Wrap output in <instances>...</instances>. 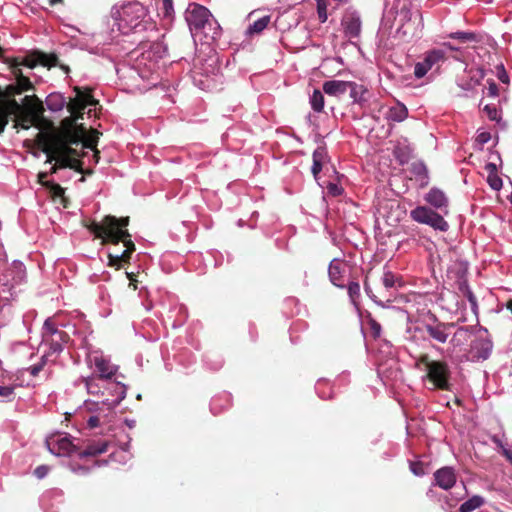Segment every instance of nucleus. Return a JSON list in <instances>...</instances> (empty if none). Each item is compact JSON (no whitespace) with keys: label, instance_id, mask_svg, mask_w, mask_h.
Masks as SVG:
<instances>
[{"label":"nucleus","instance_id":"f257e3e1","mask_svg":"<svg viewBox=\"0 0 512 512\" xmlns=\"http://www.w3.org/2000/svg\"><path fill=\"white\" fill-rule=\"evenodd\" d=\"M3 62L8 65L16 83L7 85L5 88L0 86V134L4 132L8 124V115L20 110L19 102L16 101L15 96L34 89L30 79L23 75L21 66L31 69L37 65L49 69L59 67L65 73L70 72L68 65L59 63L58 56L55 53H45L40 50H33L22 58L6 57Z\"/></svg>","mask_w":512,"mask_h":512},{"label":"nucleus","instance_id":"f03ea898","mask_svg":"<svg viewBox=\"0 0 512 512\" xmlns=\"http://www.w3.org/2000/svg\"><path fill=\"white\" fill-rule=\"evenodd\" d=\"M130 223V218L120 217L117 218L113 215H106L100 223L96 221H82V225L87 228L96 238L102 239V244L111 243L118 245L123 242L125 249L121 254H108V266L120 269L123 264L129 263L132 253L135 251V244L131 239L127 227Z\"/></svg>","mask_w":512,"mask_h":512},{"label":"nucleus","instance_id":"7ed1b4c3","mask_svg":"<svg viewBox=\"0 0 512 512\" xmlns=\"http://www.w3.org/2000/svg\"><path fill=\"white\" fill-rule=\"evenodd\" d=\"M69 339V335L59 330L51 318L46 319L42 328V342L49 346L48 355L61 352Z\"/></svg>","mask_w":512,"mask_h":512},{"label":"nucleus","instance_id":"20e7f679","mask_svg":"<svg viewBox=\"0 0 512 512\" xmlns=\"http://www.w3.org/2000/svg\"><path fill=\"white\" fill-rule=\"evenodd\" d=\"M425 377L433 384L435 389L442 391H451L452 389L450 383L451 371L445 361H433Z\"/></svg>","mask_w":512,"mask_h":512},{"label":"nucleus","instance_id":"39448f33","mask_svg":"<svg viewBox=\"0 0 512 512\" xmlns=\"http://www.w3.org/2000/svg\"><path fill=\"white\" fill-rule=\"evenodd\" d=\"M167 52V46L162 41H157L153 43H141L132 53L136 55V59L140 60V63L147 65L146 61L155 64L159 59L165 57Z\"/></svg>","mask_w":512,"mask_h":512},{"label":"nucleus","instance_id":"423d86ee","mask_svg":"<svg viewBox=\"0 0 512 512\" xmlns=\"http://www.w3.org/2000/svg\"><path fill=\"white\" fill-rule=\"evenodd\" d=\"M410 215L414 221L430 225L434 229L447 231L449 228V225L444 218L428 207L418 206L411 211Z\"/></svg>","mask_w":512,"mask_h":512},{"label":"nucleus","instance_id":"0eeeda50","mask_svg":"<svg viewBox=\"0 0 512 512\" xmlns=\"http://www.w3.org/2000/svg\"><path fill=\"white\" fill-rule=\"evenodd\" d=\"M211 17L210 11L199 4H189L185 12V20L191 32H199L205 28Z\"/></svg>","mask_w":512,"mask_h":512},{"label":"nucleus","instance_id":"6e6552de","mask_svg":"<svg viewBox=\"0 0 512 512\" xmlns=\"http://www.w3.org/2000/svg\"><path fill=\"white\" fill-rule=\"evenodd\" d=\"M35 144L38 149L42 151L43 145L48 146L56 155L66 153V148H69L67 139L63 134L59 133H44L39 132L36 135Z\"/></svg>","mask_w":512,"mask_h":512},{"label":"nucleus","instance_id":"1a4fd4ad","mask_svg":"<svg viewBox=\"0 0 512 512\" xmlns=\"http://www.w3.org/2000/svg\"><path fill=\"white\" fill-rule=\"evenodd\" d=\"M48 450L57 456L70 455L75 451V445L67 436L52 435L46 439Z\"/></svg>","mask_w":512,"mask_h":512},{"label":"nucleus","instance_id":"9d476101","mask_svg":"<svg viewBox=\"0 0 512 512\" xmlns=\"http://www.w3.org/2000/svg\"><path fill=\"white\" fill-rule=\"evenodd\" d=\"M445 55L442 50H431L426 53L423 61L416 63L414 75L420 79L437 63L444 61Z\"/></svg>","mask_w":512,"mask_h":512},{"label":"nucleus","instance_id":"9b49d317","mask_svg":"<svg viewBox=\"0 0 512 512\" xmlns=\"http://www.w3.org/2000/svg\"><path fill=\"white\" fill-rule=\"evenodd\" d=\"M493 343L486 337H478L471 344L470 359L474 362L487 360L492 352Z\"/></svg>","mask_w":512,"mask_h":512},{"label":"nucleus","instance_id":"f8f14e48","mask_svg":"<svg viewBox=\"0 0 512 512\" xmlns=\"http://www.w3.org/2000/svg\"><path fill=\"white\" fill-rule=\"evenodd\" d=\"M452 327H454V323L439 322L435 319L433 324L426 323L424 330L433 340L439 343H445L450 335L449 330Z\"/></svg>","mask_w":512,"mask_h":512},{"label":"nucleus","instance_id":"ddd939ff","mask_svg":"<svg viewBox=\"0 0 512 512\" xmlns=\"http://www.w3.org/2000/svg\"><path fill=\"white\" fill-rule=\"evenodd\" d=\"M349 270L348 265L341 260L334 259L329 265V277L331 282L340 288L345 286L346 274Z\"/></svg>","mask_w":512,"mask_h":512},{"label":"nucleus","instance_id":"4468645a","mask_svg":"<svg viewBox=\"0 0 512 512\" xmlns=\"http://www.w3.org/2000/svg\"><path fill=\"white\" fill-rule=\"evenodd\" d=\"M25 276V268L23 263L14 261L12 267L6 271L0 278L4 286H7L10 290L16 284H19Z\"/></svg>","mask_w":512,"mask_h":512},{"label":"nucleus","instance_id":"2eb2a0df","mask_svg":"<svg viewBox=\"0 0 512 512\" xmlns=\"http://www.w3.org/2000/svg\"><path fill=\"white\" fill-rule=\"evenodd\" d=\"M146 15L145 7L139 2H132L123 7L122 19L131 26H137Z\"/></svg>","mask_w":512,"mask_h":512},{"label":"nucleus","instance_id":"dca6fc26","mask_svg":"<svg viewBox=\"0 0 512 512\" xmlns=\"http://www.w3.org/2000/svg\"><path fill=\"white\" fill-rule=\"evenodd\" d=\"M457 476L452 467H442L434 472L435 485L438 487L449 490L456 484Z\"/></svg>","mask_w":512,"mask_h":512},{"label":"nucleus","instance_id":"f3484780","mask_svg":"<svg viewBox=\"0 0 512 512\" xmlns=\"http://www.w3.org/2000/svg\"><path fill=\"white\" fill-rule=\"evenodd\" d=\"M361 19L355 12L347 13L342 19L344 32L350 38H357L361 33Z\"/></svg>","mask_w":512,"mask_h":512},{"label":"nucleus","instance_id":"a211bd4d","mask_svg":"<svg viewBox=\"0 0 512 512\" xmlns=\"http://www.w3.org/2000/svg\"><path fill=\"white\" fill-rule=\"evenodd\" d=\"M95 370L99 379H111L116 374L117 367L103 357H96Z\"/></svg>","mask_w":512,"mask_h":512},{"label":"nucleus","instance_id":"6ab92c4d","mask_svg":"<svg viewBox=\"0 0 512 512\" xmlns=\"http://www.w3.org/2000/svg\"><path fill=\"white\" fill-rule=\"evenodd\" d=\"M348 81L329 80L323 83V92L329 96L341 97L347 92Z\"/></svg>","mask_w":512,"mask_h":512},{"label":"nucleus","instance_id":"aec40b11","mask_svg":"<svg viewBox=\"0 0 512 512\" xmlns=\"http://www.w3.org/2000/svg\"><path fill=\"white\" fill-rule=\"evenodd\" d=\"M20 110L10 113L8 115V120L13 115L16 117L15 127L21 126L23 129H29L30 126L34 123V121L40 117V115H32L30 112H25L23 106L19 103Z\"/></svg>","mask_w":512,"mask_h":512},{"label":"nucleus","instance_id":"412c9836","mask_svg":"<svg viewBox=\"0 0 512 512\" xmlns=\"http://www.w3.org/2000/svg\"><path fill=\"white\" fill-rule=\"evenodd\" d=\"M74 91L76 92V97L71 99L67 104V109L71 113V115L81 116L83 119V111L87 107V102H83L82 100V90L80 87H74Z\"/></svg>","mask_w":512,"mask_h":512},{"label":"nucleus","instance_id":"4be33fe9","mask_svg":"<svg viewBox=\"0 0 512 512\" xmlns=\"http://www.w3.org/2000/svg\"><path fill=\"white\" fill-rule=\"evenodd\" d=\"M425 200L437 209H443L448 206V198L445 193L438 188H432L426 194Z\"/></svg>","mask_w":512,"mask_h":512},{"label":"nucleus","instance_id":"5701e85b","mask_svg":"<svg viewBox=\"0 0 512 512\" xmlns=\"http://www.w3.org/2000/svg\"><path fill=\"white\" fill-rule=\"evenodd\" d=\"M25 112L32 115H42L44 112L42 101L36 95H27L23 98L22 104Z\"/></svg>","mask_w":512,"mask_h":512},{"label":"nucleus","instance_id":"b1692460","mask_svg":"<svg viewBox=\"0 0 512 512\" xmlns=\"http://www.w3.org/2000/svg\"><path fill=\"white\" fill-rule=\"evenodd\" d=\"M42 152L46 154V163L55 161L59 169L70 168L72 157H67L65 154L56 155L48 146L43 145Z\"/></svg>","mask_w":512,"mask_h":512},{"label":"nucleus","instance_id":"393cba45","mask_svg":"<svg viewBox=\"0 0 512 512\" xmlns=\"http://www.w3.org/2000/svg\"><path fill=\"white\" fill-rule=\"evenodd\" d=\"M108 446L109 442L106 440L90 442L84 450L79 452V456L82 458L87 456L100 455L107 451Z\"/></svg>","mask_w":512,"mask_h":512},{"label":"nucleus","instance_id":"a878e982","mask_svg":"<svg viewBox=\"0 0 512 512\" xmlns=\"http://www.w3.org/2000/svg\"><path fill=\"white\" fill-rule=\"evenodd\" d=\"M347 92H349L350 98L354 103H362L363 101H366L365 95L367 93V89L363 85L348 81Z\"/></svg>","mask_w":512,"mask_h":512},{"label":"nucleus","instance_id":"bb28decb","mask_svg":"<svg viewBox=\"0 0 512 512\" xmlns=\"http://www.w3.org/2000/svg\"><path fill=\"white\" fill-rule=\"evenodd\" d=\"M488 172L487 182L489 186L495 190L499 191L502 188L503 182L502 179L497 174V167L494 163H488L485 167Z\"/></svg>","mask_w":512,"mask_h":512},{"label":"nucleus","instance_id":"cd10ccee","mask_svg":"<svg viewBox=\"0 0 512 512\" xmlns=\"http://www.w3.org/2000/svg\"><path fill=\"white\" fill-rule=\"evenodd\" d=\"M326 156L327 152L323 147H318L313 152L312 174L315 178H317L318 174L321 172Z\"/></svg>","mask_w":512,"mask_h":512},{"label":"nucleus","instance_id":"c85d7f7f","mask_svg":"<svg viewBox=\"0 0 512 512\" xmlns=\"http://www.w3.org/2000/svg\"><path fill=\"white\" fill-rule=\"evenodd\" d=\"M470 328L469 327H459L455 333L453 334L450 343L453 347H461L465 345L470 338Z\"/></svg>","mask_w":512,"mask_h":512},{"label":"nucleus","instance_id":"c756f323","mask_svg":"<svg viewBox=\"0 0 512 512\" xmlns=\"http://www.w3.org/2000/svg\"><path fill=\"white\" fill-rule=\"evenodd\" d=\"M407 115L408 110L406 106L398 103L388 110L386 118L394 122H401L407 117Z\"/></svg>","mask_w":512,"mask_h":512},{"label":"nucleus","instance_id":"7c9ffc66","mask_svg":"<svg viewBox=\"0 0 512 512\" xmlns=\"http://www.w3.org/2000/svg\"><path fill=\"white\" fill-rule=\"evenodd\" d=\"M382 284L386 290L396 289L403 286L402 278L391 271L384 272L382 276Z\"/></svg>","mask_w":512,"mask_h":512},{"label":"nucleus","instance_id":"2f4dec72","mask_svg":"<svg viewBox=\"0 0 512 512\" xmlns=\"http://www.w3.org/2000/svg\"><path fill=\"white\" fill-rule=\"evenodd\" d=\"M86 129L83 125L78 127V130L68 129L63 135L68 141L69 146L78 145L79 143L83 144V135L85 134Z\"/></svg>","mask_w":512,"mask_h":512},{"label":"nucleus","instance_id":"473e14b6","mask_svg":"<svg viewBox=\"0 0 512 512\" xmlns=\"http://www.w3.org/2000/svg\"><path fill=\"white\" fill-rule=\"evenodd\" d=\"M484 498L479 495H474L459 507V512H472L473 510L481 507L484 504Z\"/></svg>","mask_w":512,"mask_h":512},{"label":"nucleus","instance_id":"72a5a7b5","mask_svg":"<svg viewBox=\"0 0 512 512\" xmlns=\"http://www.w3.org/2000/svg\"><path fill=\"white\" fill-rule=\"evenodd\" d=\"M411 172L414 176L419 177L423 182L421 186H425L428 183V169L423 162H414L411 165Z\"/></svg>","mask_w":512,"mask_h":512},{"label":"nucleus","instance_id":"f704fd0d","mask_svg":"<svg viewBox=\"0 0 512 512\" xmlns=\"http://www.w3.org/2000/svg\"><path fill=\"white\" fill-rule=\"evenodd\" d=\"M399 16H400V21L402 22V27L405 26V23L404 22H410L412 21V18L414 17L415 19H419V22L422 20V16H421V13L419 12V10H416L415 12H413L409 7L407 6H403L401 9H400V12H399Z\"/></svg>","mask_w":512,"mask_h":512},{"label":"nucleus","instance_id":"c9c22d12","mask_svg":"<svg viewBox=\"0 0 512 512\" xmlns=\"http://www.w3.org/2000/svg\"><path fill=\"white\" fill-rule=\"evenodd\" d=\"M270 19H271L270 16L266 15L256 21H254V23L248 27L247 33L252 35V34H258V33L262 32L268 26Z\"/></svg>","mask_w":512,"mask_h":512},{"label":"nucleus","instance_id":"e433bc0d","mask_svg":"<svg viewBox=\"0 0 512 512\" xmlns=\"http://www.w3.org/2000/svg\"><path fill=\"white\" fill-rule=\"evenodd\" d=\"M47 106L51 111H60L65 105V98L61 95H49L46 100Z\"/></svg>","mask_w":512,"mask_h":512},{"label":"nucleus","instance_id":"4c0bfd02","mask_svg":"<svg viewBox=\"0 0 512 512\" xmlns=\"http://www.w3.org/2000/svg\"><path fill=\"white\" fill-rule=\"evenodd\" d=\"M311 107L315 112H322L324 108V95L323 92L315 89L310 98Z\"/></svg>","mask_w":512,"mask_h":512},{"label":"nucleus","instance_id":"58836bf2","mask_svg":"<svg viewBox=\"0 0 512 512\" xmlns=\"http://www.w3.org/2000/svg\"><path fill=\"white\" fill-rule=\"evenodd\" d=\"M44 187L49 190V193L53 199L64 197L65 191L59 184L51 181L44 183Z\"/></svg>","mask_w":512,"mask_h":512},{"label":"nucleus","instance_id":"ea45409f","mask_svg":"<svg viewBox=\"0 0 512 512\" xmlns=\"http://www.w3.org/2000/svg\"><path fill=\"white\" fill-rule=\"evenodd\" d=\"M161 14L163 18L167 19L169 22L173 20L174 17V7L173 0H162V7L160 8Z\"/></svg>","mask_w":512,"mask_h":512},{"label":"nucleus","instance_id":"a19ab883","mask_svg":"<svg viewBox=\"0 0 512 512\" xmlns=\"http://www.w3.org/2000/svg\"><path fill=\"white\" fill-rule=\"evenodd\" d=\"M101 133L95 129H92L88 136L83 139V148H89V149H94L96 148L97 146V142H98V139H99V135Z\"/></svg>","mask_w":512,"mask_h":512},{"label":"nucleus","instance_id":"79ce46f5","mask_svg":"<svg viewBox=\"0 0 512 512\" xmlns=\"http://www.w3.org/2000/svg\"><path fill=\"white\" fill-rule=\"evenodd\" d=\"M317 2V14L321 23H325L328 19L327 7L328 0H315Z\"/></svg>","mask_w":512,"mask_h":512},{"label":"nucleus","instance_id":"37998d69","mask_svg":"<svg viewBox=\"0 0 512 512\" xmlns=\"http://www.w3.org/2000/svg\"><path fill=\"white\" fill-rule=\"evenodd\" d=\"M70 169H73L76 172L82 173V174H87V175L93 174V170L92 169L84 170L83 169V162L80 159L74 158V157H72Z\"/></svg>","mask_w":512,"mask_h":512},{"label":"nucleus","instance_id":"c03bdc74","mask_svg":"<svg viewBox=\"0 0 512 512\" xmlns=\"http://www.w3.org/2000/svg\"><path fill=\"white\" fill-rule=\"evenodd\" d=\"M95 377H86L82 379V382L85 384V387L90 394H97L99 392V387L95 383Z\"/></svg>","mask_w":512,"mask_h":512},{"label":"nucleus","instance_id":"a18cd8bd","mask_svg":"<svg viewBox=\"0 0 512 512\" xmlns=\"http://www.w3.org/2000/svg\"><path fill=\"white\" fill-rule=\"evenodd\" d=\"M464 295L467 298V300L469 301L473 313L475 315H477L478 314L477 299H476L475 295L473 294V292L468 288V286L465 287Z\"/></svg>","mask_w":512,"mask_h":512},{"label":"nucleus","instance_id":"49530a36","mask_svg":"<svg viewBox=\"0 0 512 512\" xmlns=\"http://www.w3.org/2000/svg\"><path fill=\"white\" fill-rule=\"evenodd\" d=\"M451 38L459 39L462 42L476 40V35L471 32H455L450 34Z\"/></svg>","mask_w":512,"mask_h":512},{"label":"nucleus","instance_id":"de8ad7c7","mask_svg":"<svg viewBox=\"0 0 512 512\" xmlns=\"http://www.w3.org/2000/svg\"><path fill=\"white\" fill-rule=\"evenodd\" d=\"M0 397L6 401H12L15 398L14 387L0 386Z\"/></svg>","mask_w":512,"mask_h":512},{"label":"nucleus","instance_id":"09e8293b","mask_svg":"<svg viewBox=\"0 0 512 512\" xmlns=\"http://www.w3.org/2000/svg\"><path fill=\"white\" fill-rule=\"evenodd\" d=\"M348 294L353 302L359 297L360 295V285L358 282H350L348 284Z\"/></svg>","mask_w":512,"mask_h":512},{"label":"nucleus","instance_id":"8fccbe9b","mask_svg":"<svg viewBox=\"0 0 512 512\" xmlns=\"http://www.w3.org/2000/svg\"><path fill=\"white\" fill-rule=\"evenodd\" d=\"M368 325L371 330V334L374 338H378L381 335V325L373 318L368 319Z\"/></svg>","mask_w":512,"mask_h":512},{"label":"nucleus","instance_id":"3c124183","mask_svg":"<svg viewBox=\"0 0 512 512\" xmlns=\"http://www.w3.org/2000/svg\"><path fill=\"white\" fill-rule=\"evenodd\" d=\"M434 360H430V357L428 354H422L418 358V360L415 363V367L417 369L420 368V365L423 364L426 367V372L430 369V365L433 363Z\"/></svg>","mask_w":512,"mask_h":512},{"label":"nucleus","instance_id":"603ef678","mask_svg":"<svg viewBox=\"0 0 512 512\" xmlns=\"http://www.w3.org/2000/svg\"><path fill=\"white\" fill-rule=\"evenodd\" d=\"M410 470L416 476H422V475L425 474L424 465L420 461L411 462L410 463Z\"/></svg>","mask_w":512,"mask_h":512},{"label":"nucleus","instance_id":"864d4df0","mask_svg":"<svg viewBox=\"0 0 512 512\" xmlns=\"http://www.w3.org/2000/svg\"><path fill=\"white\" fill-rule=\"evenodd\" d=\"M483 111L487 114L490 120L498 119V110L494 105H485Z\"/></svg>","mask_w":512,"mask_h":512},{"label":"nucleus","instance_id":"5fc2aeb1","mask_svg":"<svg viewBox=\"0 0 512 512\" xmlns=\"http://www.w3.org/2000/svg\"><path fill=\"white\" fill-rule=\"evenodd\" d=\"M45 357L46 355H44L42 358H41V362L38 363V364H35L33 366H31L29 368V372L32 376L36 377L40 371L43 369L44 365H45Z\"/></svg>","mask_w":512,"mask_h":512},{"label":"nucleus","instance_id":"6e6d98bb","mask_svg":"<svg viewBox=\"0 0 512 512\" xmlns=\"http://www.w3.org/2000/svg\"><path fill=\"white\" fill-rule=\"evenodd\" d=\"M497 70H498V72H497V77H498V79H499L502 83H504V84L509 83V76H508V74H507V72H506V70H505L504 66H503L502 64H501V65H499V66H497Z\"/></svg>","mask_w":512,"mask_h":512},{"label":"nucleus","instance_id":"4d7b16f0","mask_svg":"<svg viewBox=\"0 0 512 512\" xmlns=\"http://www.w3.org/2000/svg\"><path fill=\"white\" fill-rule=\"evenodd\" d=\"M327 190H328V193L332 196H339L342 194L343 192V189L342 187H340L339 185H337L336 183H329L327 185Z\"/></svg>","mask_w":512,"mask_h":512},{"label":"nucleus","instance_id":"13d9d810","mask_svg":"<svg viewBox=\"0 0 512 512\" xmlns=\"http://www.w3.org/2000/svg\"><path fill=\"white\" fill-rule=\"evenodd\" d=\"M487 82V94L491 97H496L499 92L498 85L493 80H488Z\"/></svg>","mask_w":512,"mask_h":512},{"label":"nucleus","instance_id":"bf43d9fd","mask_svg":"<svg viewBox=\"0 0 512 512\" xmlns=\"http://www.w3.org/2000/svg\"><path fill=\"white\" fill-rule=\"evenodd\" d=\"M81 98L83 102H87V106H94L98 103V101L93 98L90 90H88L87 92L82 91Z\"/></svg>","mask_w":512,"mask_h":512},{"label":"nucleus","instance_id":"052dcab7","mask_svg":"<svg viewBox=\"0 0 512 512\" xmlns=\"http://www.w3.org/2000/svg\"><path fill=\"white\" fill-rule=\"evenodd\" d=\"M49 472V467L47 465H40L34 470V474L37 478H44Z\"/></svg>","mask_w":512,"mask_h":512},{"label":"nucleus","instance_id":"680f3d73","mask_svg":"<svg viewBox=\"0 0 512 512\" xmlns=\"http://www.w3.org/2000/svg\"><path fill=\"white\" fill-rule=\"evenodd\" d=\"M65 155L67 157H74V158H82L85 156V153L84 152H79L77 149L73 148V147H69V148H66V153Z\"/></svg>","mask_w":512,"mask_h":512},{"label":"nucleus","instance_id":"e2e57ef3","mask_svg":"<svg viewBox=\"0 0 512 512\" xmlns=\"http://www.w3.org/2000/svg\"><path fill=\"white\" fill-rule=\"evenodd\" d=\"M80 117H81V116L72 115L71 117H67V118H65V119L62 121V124H63L64 126H67V127L72 128V127H73V125L75 124V122H76L77 120L81 119Z\"/></svg>","mask_w":512,"mask_h":512},{"label":"nucleus","instance_id":"0e129e2a","mask_svg":"<svg viewBox=\"0 0 512 512\" xmlns=\"http://www.w3.org/2000/svg\"><path fill=\"white\" fill-rule=\"evenodd\" d=\"M87 425L90 428H96L100 425V418L97 415L90 416L87 420Z\"/></svg>","mask_w":512,"mask_h":512},{"label":"nucleus","instance_id":"69168bd1","mask_svg":"<svg viewBox=\"0 0 512 512\" xmlns=\"http://www.w3.org/2000/svg\"><path fill=\"white\" fill-rule=\"evenodd\" d=\"M491 139V135L489 132H482L480 133L478 136H477V141L480 143V144H485L487 142H489Z\"/></svg>","mask_w":512,"mask_h":512},{"label":"nucleus","instance_id":"338daca9","mask_svg":"<svg viewBox=\"0 0 512 512\" xmlns=\"http://www.w3.org/2000/svg\"><path fill=\"white\" fill-rule=\"evenodd\" d=\"M49 176L48 172H39L38 173V183H40L44 187V183L49 182L47 177Z\"/></svg>","mask_w":512,"mask_h":512},{"label":"nucleus","instance_id":"774afa93","mask_svg":"<svg viewBox=\"0 0 512 512\" xmlns=\"http://www.w3.org/2000/svg\"><path fill=\"white\" fill-rule=\"evenodd\" d=\"M502 455L512 465V448H503Z\"/></svg>","mask_w":512,"mask_h":512}]
</instances>
